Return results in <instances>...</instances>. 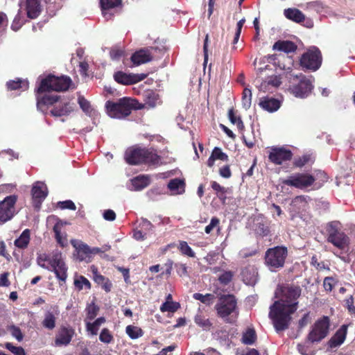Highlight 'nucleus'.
Segmentation results:
<instances>
[{"label":"nucleus","instance_id":"obj_1","mask_svg":"<svg viewBox=\"0 0 355 355\" xmlns=\"http://www.w3.org/2000/svg\"><path fill=\"white\" fill-rule=\"evenodd\" d=\"M281 292V299L270 306L269 312V317L277 333L288 329L291 315L297 310V300L301 295L302 289L299 286L293 284L282 287Z\"/></svg>","mask_w":355,"mask_h":355},{"label":"nucleus","instance_id":"obj_2","mask_svg":"<svg viewBox=\"0 0 355 355\" xmlns=\"http://www.w3.org/2000/svg\"><path fill=\"white\" fill-rule=\"evenodd\" d=\"M125 162L130 165H146L157 167L161 164V156L153 148H141L134 146L128 148L124 155Z\"/></svg>","mask_w":355,"mask_h":355},{"label":"nucleus","instance_id":"obj_3","mask_svg":"<svg viewBox=\"0 0 355 355\" xmlns=\"http://www.w3.org/2000/svg\"><path fill=\"white\" fill-rule=\"evenodd\" d=\"M144 105L135 98L123 97L116 101H107L105 108L107 114L112 118L124 119L129 116L133 110H141Z\"/></svg>","mask_w":355,"mask_h":355},{"label":"nucleus","instance_id":"obj_4","mask_svg":"<svg viewBox=\"0 0 355 355\" xmlns=\"http://www.w3.org/2000/svg\"><path fill=\"white\" fill-rule=\"evenodd\" d=\"M72 85V80L68 76H56L49 74L42 79L37 89V93H45L51 91L64 92Z\"/></svg>","mask_w":355,"mask_h":355},{"label":"nucleus","instance_id":"obj_5","mask_svg":"<svg viewBox=\"0 0 355 355\" xmlns=\"http://www.w3.org/2000/svg\"><path fill=\"white\" fill-rule=\"evenodd\" d=\"M288 80V89L296 97L305 98L313 89L312 83L302 73L295 75L291 72L286 74Z\"/></svg>","mask_w":355,"mask_h":355},{"label":"nucleus","instance_id":"obj_6","mask_svg":"<svg viewBox=\"0 0 355 355\" xmlns=\"http://www.w3.org/2000/svg\"><path fill=\"white\" fill-rule=\"evenodd\" d=\"M287 256L288 249L285 246L278 245L268 248L265 252V264L271 271H275L284 267Z\"/></svg>","mask_w":355,"mask_h":355},{"label":"nucleus","instance_id":"obj_7","mask_svg":"<svg viewBox=\"0 0 355 355\" xmlns=\"http://www.w3.org/2000/svg\"><path fill=\"white\" fill-rule=\"evenodd\" d=\"M236 308V300L233 295H222L218 300V302L215 306V309L219 318H223L227 323H233L234 322L229 316L235 311Z\"/></svg>","mask_w":355,"mask_h":355},{"label":"nucleus","instance_id":"obj_8","mask_svg":"<svg viewBox=\"0 0 355 355\" xmlns=\"http://www.w3.org/2000/svg\"><path fill=\"white\" fill-rule=\"evenodd\" d=\"M327 241L340 250H345L349 245V237L339 227V223L332 221L327 224Z\"/></svg>","mask_w":355,"mask_h":355},{"label":"nucleus","instance_id":"obj_9","mask_svg":"<svg viewBox=\"0 0 355 355\" xmlns=\"http://www.w3.org/2000/svg\"><path fill=\"white\" fill-rule=\"evenodd\" d=\"M164 54V49L157 46H148L142 48L135 52L130 60L134 65H140L152 61L155 58L161 57Z\"/></svg>","mask_w":355,"mask_h":355},{"label":"nucleus","instance_id":"obj_10","mask_svg":"<svg viewBox=\"0 0 355 355\" xmlns=\"http://www.w3.org/2000/svg\"><path fill=\"white\" fill-rule=\"evenodd\" d=\"M329 326V318L327 316L318 319L309 333L307 340L311 343L320 342L327 336Z\"/></svg>","mask_w":355,"mask_h":355},{"label":"nucleus","instance_id":"obj_11","mask_svg":"<svg viewBox=\"0 0 355 355\" xmlns=\"http://www.w3.org/2000/svg\"><path fill=\"white\" fill-rule=\"evenodd\" d=\"M314 179L308 173H296L282 180L284 185L305 189L313 185Z\"/></svg>","mask_w":355,"mask_h":355},{"label":"nucleus","instance_id":"obj_12","mask_svg":"<svg viewBox=\"0 0 355 355\" xmlns=\"http://www.w3.org/2000/svg\"><path fill=\"white\" fill-rule=\"evenodd\" d=\"M322 60L321 51L318 48L313 47L302 54L300 59V65L303 68L315 71L320 67Z\"/></svg>","mask_w":355,"mask_h":355},{"label":"nucleus","instance_id":"obj_13","mask_svg":"<svg viewBox=\"0 0 355 355\" xmlns=\"http://www.w3.org/2000/svg\"><path fill=\"white\" fill-rule=\"evenodd\" d=\"M17 201V196L10 195L6 196L0 202V225H3L11 220L15 214V204Z\"/></svg>","mask_w":355,"mask_h":355},{"label":"nucleus","instance_id":"obj_14","mask_svg":"<svg viewBox=\"0 0 355 355\" xmlns=\"http://www.w3.org/2000/svg\"><path fill=\"white\" fill-rule=\"evenodd\" d=\"M49 263L51 266L49 270L53 271L60 282L64 283L67 277V267L62 258V254L54 253L51 258L49 257ZM60 284L62 285V283Z\"/></svg>","mask_w":355,"mask_h":355},{"label":"nucleus","instance_id":"obj_15","mask_svg":"<svg viewBox=\"0 0 355 355\" xmlns=\"http://www.w3.org/2000/svg\"><path fill=\"white\" fill-rule=\"evenodd\" d=\"M293 153L290 149L284 147L272 146L268 154V159L270 162L281 165L284 162L290 161L293 157Z\"/></svg>","mask_w":355,"mask_h":355},{"label":"nucleus","instance_id":"obj_16","mask_svg":"<svg viewBox=\"0 0 355 355\" xmlns=\"http://www.w3.org/2000/svg\"><path fill=\"white\" fill-rule=\"evenodd\" d=\"M60 96L49 94L37 93L36 91L37 108L43 114L48 113V109L50 106L56 105L60 100Z\"/></svg>","mask_w":355,"mask_h":355},{"label":"nucleus","instance_id":"obj_17","mask_svg":"<svg viewBox=\"0 0 355 355\" xmlns=\"http://www.w3.org/2000/svg\"><path fill=\"white\" fill-rule=\"evenodd\" d=\"M147 77L146 73H126L123 71H119L114 73V80L121 85H130L136 84Z\"/></svg>","mask_w":355,"mask_h":355},{"label":"nucleus","instance_id":"obj_18","mask_svg":"<svg viewBox=\"0 0 355 355\" xmlns=\"http://www.w3.org/2000/svg\"><path fill=\"white\" fill-rule=\"evenodd\" d=\"M32 201L33 206L37 210L41 207L42 202L48 195V189L46 185L41 182H37L32 188Z\"/></svg>","mask_w":355,"mask_h":355},{"label":"nucleus","instance_id":"obj_19","mask_svg":"<svg viewBox=\"0 0 355 355\" xmlns=\"http://www.w3.org/2000/svg\"><path fill=\"white\" fill-rule=\"evenodd\" d=\"M74 335L75 329L73 327L61 325L55 335V345L57 347L67 346Z\"/></svg>","mask_w":355,"mask_h":355},{"label":"nucleus","instance_id":"obj_20","mask_svg":"<svg viewBox=\"0 0 355 355\" xmlns=\"http://www.w3.org/2000/svg\"><path fill=\"white\" fill-rule=\"evenodd\" d=\"M71 245L75 248L74 256L79 261H90V247L82 241L72 239L71 240Z\"/></svg>","mask_w":355,"mask_h":355},{"label":"nucleus","instance_id":"obj_21","mask_svg":"<svg viewBox=\"0 0 355 355\" xmlns=\"http://www.w3.org/2000/svg\"><path fill=\"white\" fill-rule=\"evenodd\" d=\"M91 270L93 275V280L98 285L101 286L103 290H104L106 293H109L111 291L112 288V282L106 277L101 275L96 266L92 265L91 266Z\"/></svg>","mask_w":355,"mask_h":355},{"label":"nucleus","instance_id":"obj_22","mask_svg":"<svg viewBox=\"0 0 355 355\" xmlns=\"http://www.w3.org/2000/svg\"><path fill=\"white\" fill-rule=\"evenodd\" d=\"M73 111V106L69 102H59L54 105L50 111L51 116L55 117H60L68 116Z\"/></svg>","mask_w":355,"mask_h":355},{"label":"nucleus","instance_id":"obj_23","mask_svg":"<svg viewBox=\"0 0 355 355\" xmlns=\"http://www.w3.org/2000/svg\"><path fill=\"white\" fill-rule=\"evenodd\" d=\"M347 325H342L330 338L328 345L331 348H334L343 344L346 338Z\"/></svg>","mask_w":355,"mask_h":355},{"label":"nucleus","instance_id":"obj_24","mask_svg":"<svg viewBox=\"0 0 355 355\" xmlns=\"http://www.w3.org/2000/svg\"><path fill=\"white\" fill-rule=\"evenodd\" d=\"M26 10L28 18H37L42 12L41 0H26Z\"/></svg>","mask_w":355,"mask_h":355},{"label":"nucleus","instance_id":"obj_25","mask_svg":"<svg viewBox=\"0 0 355 355\" xmlns=\"http://www.w3.org/2000/svg\"><path fill=\"white\" fill-rule=\"evenodd\" d=\"M297 49V45L289 40H278L272 46L274 51H282L286 53H293Z\"/></svg>","mask_w":355,"mask_h":355},{"label":"nucleus","instance_id":"obj_26","mask_svg":"<svg viewBox=\"0 0 355 355\" xmlns=\"http://www.w3.org/2000/svg\"><path fill=\"white\" fill-rule=\"evenodd\" d=\"M284 15L288 19L297 24H301L305 20V15L297 8H286L284 10Z\"/></svg>","mask_w":355,"mask_h":355},{"label":"nucleus","instance_id":"obj_27","mask_svg":"<svg viewBox=\"0 0 355 355\" xmlns=\"http://www.w3.org/2000/svg\"><path fill=\"white\" fill-rule=\"evenodd\" d=\"M185 182L180 178H174L168 183V189L173 195H180L185 192Z\"/></svg>","mask_w":355,"mask_h":355},{"label":"nucleus","instance_id":"obj_28","mask_svg":"<svg viewBox=\"0 0 355 355\" xmlns=\"http://www.w3.org/2000/svg\"><path fill=\"white\" fill-rule=\"evenodd\" d=\"M194 322L198 327L206 331H210L213 326L211 320L202 311H198L195 315Z\"/></svg>","mask_w":355,"mask_h":355},{"label":"nucleus","instance_id":"obj_29","mask_svg":"<svg viewBox=\"0 0 355 355\" xmlns=\"http://www.w3.org/2000/svg\"><path fill=\"white\" fill-rule=\"evenodd\" d=\"M308 206V202L305 196L301 195L295 197L291 203V207L293 211L300 213L304 211Z\"/></svg>","mask_w":355,"mask_h":355},{"label":"nucleus","instance_id":"obj_30","mask_svg":"<svg viewBox=\"0 0 355 355\" xmlns=\"http://www.w3.org/2000/svg\"><path fill=\"white\" fill-rule=\"evenodd\" d=\"M260 106L270 112L277 111L281 105V103L279 100L274 98H265L260 103Z\"/></svg>","mask_w":355,"mask_h":355},{"label":"nucleus","instance_id":"obj_31","mask_svg":"<svg viewBox=\"0 0 355 355\" xmlns=\"http://www.w3.org/2000/svg\"><path fill=\"white\" fill-rule=\"evenodd\" d=\"M58 315V312L53 313L50 311H46L44 320L42 322V326L46 329L53 330L55 327L56 316Z\"/></svg>","mask_w":355,"mask_h":355},{"label":"nucleus","instance_id":"obj_32","mask_svg":"<svg viewBox=\"0 0 355 355\" xmlns=\"http://www.w3.org/2000/svg\"><path fill=\"white\" fill-rule=\"evenodd\" d=\"M31 240V231L29 229L24 230L19 238L15 242V245L19 249H26Z\"/></svg>","mask_w":355,"mask_h":355},{"label":"nucleus","instance_id":"obj_33","mask_svg":"<svg viewBox=\"0 0 355 355\" xmlns=\"http://www.w3.org/2000/svg\"><path fill=\"white\" fill-rule=\"evenodd\" d=\"M150 183V178L146 175H139L132 180V186L137 191H140L147 187Z\"/></svg>","mask_w":355,"mask_h":355},{"label":"nucleus","instance_id":"obj_34","mask_svg":"<svg viewBox=\"0 0 355 355\" xmlns=\"http://www.w3.org/2000/svg\"><path fill=\"white\" fill-rule=\"evenodd\" d=\"M282 84L281 77L278 76H272L268 77L266 80H264L261 84V89L264 92L269 90L270 87L277 88Z\"/></svg>","mask_w":355,"mask_h":355},{"label":"nucleus","instance_id":"obj_35","mask_svg":"<svg viewBox=\"0 0 355 355\" xmlns=\"http://www.w3.org/2000/svg\"><path fill=\"white\" fill-rule=\"evenodd\" d=\"M314 179L313 185L315 189H320L324 182H327L328 176L323 171H315L313 174L311 175Z\"/></svg>","mask_w":355,"mask_h":355},{"label":"nucleus","instance_id":"obj_36","mask_svg":"<svg viewBox=\"0 0 355 355\" xmlns=\"http://www.w3.org/2000/svg\"><path fill=\"white\" fill-rule=\"evenodd\" d=\"M104 317L96 319L93 322H86V330L92 336L98 334L100 326L105 322Z\"/></svg>","mask_w":355,"mask_h":355},{"label":"nucleus","instance_id":"obj_37","mask_svg":"<svg viewBox=\"0 0 355 355\" xmlns=\"http://www.w3.org/2000/svg\"><path fill=\"white\" fill-rule=\"evenodd\" d=\"M313 162L314 158L311 154H304L301 157L295 158L293 164L296 168H302L309 163H313Z\"/></svg>","mask_w":355,"mask_h":355},{"label":"nucleus","instance_id":"obj_38","mask_svg":"<svg viewBox=\"0 0 355 355\" xmlns=\"http://www.w3.org/2000/svg\"><path fill=\"white\" fill-rule=\"evenodd\" d=\"M257 340V334L255 330L252 328H248L243 332L241 341L245 345H252Z\"/></svg>","mask_w":355,"mask_h":355},{"label":"nucleus","instance_id":"obj_39","mask_svg":"<svg viewBox=\"0 0 355 355\" xmlns=\"http://www.w3.org/2000/svg\"><path fill=\"white\" fill-rule=\"evenodd\" d=\"M193 298L196 300L200 301L202 304L205 305L209 306L214 302L215 300V296L211 293H207L205 295H203L202 293H196L193 295Z\"/></svg>","mask_w":355,"mask_h":355},{"label":"nucleus","instance_id":"obj_40","mask_svg":"<svg viewBox=\"0 0 355 355\" xmlns=\"http://www.w3.org/2000/svg\"><path fill=\"white\" fill-rule=\"evenodd\" d=\"M62 227V225L60 222H58L54 225L53 230L55 233V238L56 241L62 248H64L67 245V239L65 237H63L61 234Z\"/></svg>","mask_w":355,"mask_h":355},{"label":"nucleus","instance_id":"obj_41","mask_svg":"<svg viewBox=\"0 0 355 355\" xmlns=\"http://www.w3.org/2000/svg\"><path fill=\"white\" fill-rule=\"evenodd\" d=\"M228 118L232 123L236 124L240 131H243L245 128L243 122L240 116H236L235 110L233 107L228 111Z\"/></svg>","mask_w":355,"mask_h":355},{"label":"nucleus","instance_id":"obj_42","mask_svg":"<svg viewBox=\"0 0 355 355\" xmlns=\"http://www.w3.org/2000/svg\"><path fill=\"white\" fill-rule=\"evenodd\" d=\"M125 333L131 339H137L144 335V331L139 327L128 325L125 328Z\"/></svg>","mask_w":355,"mask_h":355},{"label":"nucleus","instance_id":"obj_43","mask_svg":"<svg viewBox=\"0 0 355 355\" xmlns=\"http://www.w3.org/2000/svg\"><path fill=\"white\" fill-rule=\"evenodd\" d=\"M178 248L182 255L192 258L196 257L195 252L188 245L187 241H180Z\"/></svg>","mask_w":355,"mask_h":355},{"label":"nucleus","instance_id":"obj_44","mask_svg":"<svg viewBox=\"0 0 355 355\" xmlns=\"http://www.w3.org/2000/svg\"><path fill=\"white\" fill-rule=\"evenodd\" d=\"M180 305L178 302H174L173 301H166L164 302L160 306V311L162 312H175L179 308Z\"/></svg>","mask_w":355,"mask_h":355},{"label":"nucleus","instance_id":"obj_45","mask_svg":"<svg viewBox=\"0 0 355 355\" xmlns=\"http://www.w3.org/2000/svg\"><path fill=\"white\" fill-rule=\"evenodd\" d=\"M121 0H100V5L103 11L116 8L121 4Z\"/></svg>","mask_w":355,"mask_h":355},{"label":"nucleus","instance_id":"obj_46","mask_svg":"<svg viewBox=\"0 0 355 355\" xmlns=\"http://www.w3.org/2000/svg\"><path fill=\"white\" fill-rule=\"evenodd\" d=\"M74 285L78 291L83 290V286H85V288L88 290L91 289L92 287L90 282L86 277L82 275L80 276L78 279H75Z\"/></svg>","mask_w":355,"mask_h":355},{"label":"nucleus","instance_id":"obj_47","mask_svg":"<svg viewBox=\"0 0 355 355\" xmlns=\"http://www.w3.org/2000/svg\"><path fill=\"white\" fill-rule=\"evenodd\" d=\"M233 277V272L230 270L223 271V272L220 275H219L218 280L220 284L226 286L232 282Z\"/></svg>","mask_w":355,"mask_h":355},{"label":"nucleus","instance_id":"obj_48","mask_svg":"<svg viewBox=\"0 0 355 355\" xmlns=\"http://www.w3.org/2000/svg\"><path fill=\"white\" fill-rule=\"evenodd\" d=\"M99 308L95 304L92 303L89 304L86 308V319L92 320L98 315Z\"/></svg>","mask_w":355,"mask_h":355},{"label":"nucleus","instance_id":"obj_49","mask_svg":"<svg viewBox=\"0 0 355 355\" xmlns=\"http://www.w3.org/2000/svg\"><path fill=\"white\" fill-rule=\"evenodd\" d=\"M78 103L82 109V110L87 114H91L92 109L91 107L90 103L84 97L79 96L78 98Z\"/></svg>","mask_w":355,"mask_h":355},{"label":"nucleus","instance_id":"obj_50","mask_svg":"<svg viewBox=\"0 0 355 355\" xmlns=\"http://www.w3.org/2000/svg\"><path fill=\"white\" fill-rule=\"evenodd\" d=\"M7 87L9 90H17L20 88H22L23 86H28V83L22 81L20 79H17V80H10L6 83Z\"/></svg>","mask_w":355,"mask_h":355},{"label":"nucleus","instance_id":"obj_51","mask_svg":"<svg viewBox=\"0 0 355 355\" xmlns=\"http://www.w3.org/2000/svg\"><path fill=\"white\" fill-rule=\"evenodd\" d=\"M252 92L250 89L245 88L243 92L242 104L245 109H248L251 105Z\"/></svg>","mask_w":355,"mask_h":355},{"label":"nucleus","instance_id":"obj_52","mask_svg":"<svg viewBox=\"0 0 355 355\" xmlns=\"http://www.w3.org/2000/svg\"><path fill=\"white\" fill-rule=\"evenodd\" d=\"M99 340L103 343L109 344L113 340V336L108 329L104 328L100 333Z\"/></svg>","mask_w":355,"mask_h":355},{"label":"nucleus","instance_id":"obj_53","mask_svg":"<svg viewBox=\"0 0 355 355\" xmlns=\"http://www.w3.org/2000/svg\"><path fill=\"white\" fill-rule=\"evenodd\" d=\"M144 98L146 104H148L150 107L155 106L157 98L155 92L153 91L146 92L144 94Z\"/></svg>","mask_w":355,"mask_h":355},{"label":"nucleus","instance_id":"obj_54","mask_svg":"<svg viewBox=\"0 0 355 355\" xmlns=\"http://www.w3.org/2000/svg\"><path fill=\"white\" fill-rule=\"evenodd\" d=\"M211 155L215 159H220L222 161H228V155L223 153L218 147H215L211 153Z\"/></svg>","mask_w":355,"mask_h":355},{"label":"nucleus","instance_id":"obj_55","mask_svg":"<svg viewBox=\"0 0 355 355\" xmlns=\"http://www.w3.org/2000/svg\"><path fill=\"white\" fill-rule=\"evenodd\" d=\"M219 225H220V220L217 217H213L211 219L210 223L205 227V232L207 234H209L212 232V230L214 228L217 227L218 230H220Z\"/></svg>","mask_w":355,"mask_h":355},{"label":"nucleus","instance_id":"obj_56","mask_svg":"<svg viewBox=\"0 0 355 355\" xmlns=\"http://www.w3.org/2000/svg\"><path fill=\"white\" fill-rule=\"evenodd\" d=\"M58 205L61 209H70L74 211L76 209V206L74 202L70 200L59 202Z\"/></svg>","mask_w":355,"mask_h":355},{"label":"nucleus","instance_id":"obj_57","mask_svg":"<svg viewBox=\"0 0 355 355\" xmlns=\"http://www.w3.org/2000/svg\"><path fill=\"white\" fill-rule=\"evenodd\" d=\"M49 256H48L46 254H40L37 259V264L40 267L47 269V270H50V268L45 264V262L46 261L49 262Z\"/></svg>","mask_w":355,"mask_h":355},{"label":"nucleus","instance_id":"obj_58","mask_svg":"<svg viewBox=\"0 0 355 355\" xmlns=\"http://www.w3.org/2000/svg\"><path fill=\"white\" fill-rule=\"evenodd\" d=\"M346 307L349 314L355 315V306L354 304V297L352 295L347 298L345 300Z\"/></svg>","mask_w":355,"mask_h":355},{"label":"nucleus","instance_id":"obj_59","mask_svg":"<svg viewBox=\"0 0 355 355\" xmlns=\"http://www.w3.org/2000/svg\"><path fill=\"white\" fill-rule=\"evenodd\" d=\"M335 280L333 277H327L323 282V286L325 291H331L334 286Z\"/></svg>","mask_w":355,"mask_h":355},{"label":"nucleus","instance_id":"obj_60","mask_svg":"<svg viewBox=\"0 0 355 355\" xmlns=\"http://www.w3.org/2000/svg\"><path fill=\"white\" fill-rule=\"evenodd\" d=\"M297 350L302 355H313L314 352L310 349V347L304 344L297 345Z\"/></svg>","mask_w":355,"mask_h":355},{"label":"nucleus","instance_id":"obj_61","mask_svg":"<svg viewBox=\"0 0 355 355\" xmlns=\"http://www.w3.org/2000/svg\"><path fill=\"white\" fill-rule=\"evenodd\" d=\"M211 188L213 189V190H214L217 193L224 195L227 192V189L225 187L220 186L216 181H212L211 182Z\"/></svg>","mask_w":355,"mask_h":355},{"label":"nucleus","instance_id":"obj_62","mask_svg":"<svg viewBox=\"0 0 355 355\" xmlns=\"http://www.w3.org/2000/svg\"><path fill=\"white\" fill-rule=\"evenodd\" d=\"M219 174L224 178H230L232 175V172L230 166L225 165L220 168Z\"/></svg>","mask_w":355,"mask_h":355},{"label":"nucleus","instance_id":"obj_63","mask_svg":"<svg viewBox=\"0 0 355 355\" xmlns=\"http://www.w3.org/2000/svg\"><path fill=\"white\" fill-rule=\"evenodd\" d=\"M123 51L119 49H112L110 52V58L112 60H119L123 55Z\"/></svg>","mask_w":355,"mask_h":355},{"label":"nucleus","instance_id":"obj_64","mask_svg":"<svg viewBox=\"0 0 355 355\" xmlns=\"http://www.w3.org/2000/svg\"><path fill=\"white\" fill-rule=\"evenodd\" d=\"M103 218L107 221H113L116 219V214L112 209H106L103 214Z\"/></svg>","mask_w":355,"mask_h":355}]
</instances>
